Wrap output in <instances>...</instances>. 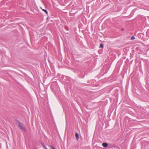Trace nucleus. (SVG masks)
<instances>
[{"mask_svg": "<svg viewBox=\"0 0 149 149\" xmlns=\"http://www.w3.org/2000/svg\"><path fill=\"white\" fill-rule=\"evenodd\" d=\"M18 123L19 127L21 130L22 131H25L26 130L25 128L24 124L19 122H18Z\"/></svg>", "mask_w": 149, "mask_h": 149, "instance_id": "nucleus-1", "label": "nucleus"}, {"mask_svg": "<svg viewBox=\"0 0 149 149\" xmlns=\"http://www.w3.org/2000/svg\"><path fill=\"white\" fill-rule=\"evenodd\" d=\"M108 145V144L106 143H103L102 144V146L104 147H107Z\"/></svg>", "mask_w": 149, "mask_h": 149, "instance_id": "nucleus-2", "label": "nucleus"}, {"mask_svg": "<svg viewBox=\"0 0 149 149\" xmlns=\"http://www.w3.org/2000/svg\"><path fill=\"white\" fill-rule=\"evenodd\" d=\"M75 136L76 139H79V134L77 133H76Z\"/></svg>", "mask_w": 149, "mask_h": 149, "instance_id": "nucleus-3", "label": "nucleus"}, {"mask_svg": "<svg viewBox=\"0 0 149 149\" xmlns=\"http://www.w3.org/2000/svg\"><path fill=\"white\" fill-rule=\"evenodd\" d=\"M42 9V10L43 11H44V12H45L46 14H47L48 13L47 11V10H46L44 9Z\"/></svg>", "mask_w": 149, "mask_h": 149, "instance_id": "nucleus-4", "label": "nucleus"}, {"mask_svg": "<svg viewBox=\"0 0 149 149\" xmlns=\"http://www.w3.org/2000/svg\"><path fill=\"white\" fill-rule=\"evenodd\" d=\"M42 145H43V147L45 149H47V147H46V146H45V145H44L43 144H42Z\"/></svg>", "mask_w": 149, "mask_h": 149, "instance_id": "nucleus-5", "label": "nucleus"}, {"mask_svg": "<svg viewBox=\"0 0 149 149\" xmlns=\"http://www.w3.org/2000/svg\"><path fill=\"white\" fill-rule=\"evenodd\" d=\"M103 47V44H100V48H102V47Z\"/></svg>", "mask_w": 149, "mask_h": 149, "instance_id": "nucleus-6", "label": "nucleus"}, {"mask_svg": "<svg viewBox=\"0 0 149 149\" xmlns=\"http://www.w3.org/2000/svg\"><path fill=\"white\" fill-rule=\"evenodd\" d=\"M134 38H135L134 36H133L131 38V39L132 40H134Z\"/></svg>", "mask_w": 149, "mask_h": 149, "instance_id": "nucleus-7", "label": "nucleus"}, {"mask_svg": "<svg viewBox=\"0 0 149 149\" xmlns=\"http://www.w3.org/2000/svg\"><path fill=\"white\" fill-rule=\"evenodd\" d=\"M50 149H55V148L52 146L50 147Z\"/></svg>", "mask_w": 149, "mask_h": 149, "instance_id": "nucleus-8", "label": "nucleus"}]
</instances>
